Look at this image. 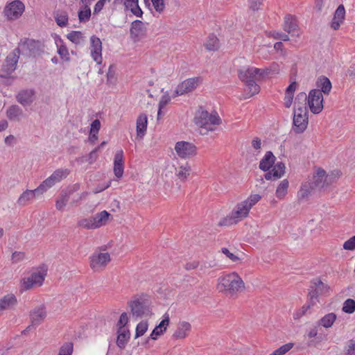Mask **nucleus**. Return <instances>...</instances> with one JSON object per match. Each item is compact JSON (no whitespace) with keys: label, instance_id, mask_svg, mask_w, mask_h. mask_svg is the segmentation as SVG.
Wrapping results in <instances>:
<instances>
[{"label":"nucleus","instance_id":"1","mask_svg":"<svg viewBox=\"0 0 355 355\" xmlns=\"http://www.w3.org/2000/svg\"><path fill=\"white\" fill-rule=\"evenodd\" d=\"M278 64L273 63L270 68L266 69H261L255 67H248L246 69H239L238 71V76L239 79L243 82L248 89V97H251L260 91V87L256 83L257 80V76H263L268 75L270 71L277 72Z\"/></svg>","mask_w":355,"mask_h":355},{"label":"nucleus","instance_id":"2","mask_svg":"<svg viewBox=\"0 0 355 355\" xmlns=\"http://www.w3.org/2000/svg\"><path fill=\"white\" fill-rule=\"evenodd\" d=\"M245 288L244 282L236 272L225 275L218 279V289L231 295L235 294Z\"/></svg>","mask_w":355,"mask_h":355},{"label":"nucleus","instance_id":"3","mask_svg":"<svg viewBox=\"0 0 355 355\" xmlns=\"http://www.w3.org/2000/svg\"><path fill=\"white\" fill-rule=\"evenodd\" d=\"M221 122V119L216 111L209 113L202 107H199L194 117V123L207 131H214V128L211 125H220Z\"/></svg>","mask_w":355,"mask_h":355},{"label":"nucleus","instance_id":"4","mask_svg":"<svg viewBox=\"0 0 355 355\" xmlns=\"http://www.w3.org/2000/svg\"><path fill=\"white\" fill-rule=\"evenodd\" d=\"M340 176V171H334L331 174H327L322 168H318L313 177V181L310 183L311 189H322L332 184Z\"/></svg>","mask_w":355,"mask_h":355},{"label":"nucleus","instance_id":"5","mask_svg":"<svg viewBox=\"0 0 355 355\" xmlns=\"http://www.w3.org/2000/svg\"><path fill=\"white\" fill-rule=\"evenodd\" d=\"M309 123L308 110L306 106L302 104V106L294 107L293 130L296 133H302L307 128Z\"/></svg>","mask_w":355,"mask_h":355},{"label":"nucleus","instance_id":"6","mask_svg":"<svg viewBox=\"0 0 355 355\" xmlns=\"http://www.w3.org/2000/svg\"><path fill=\"white\" fill-rule=\"evenodd\" d=\"M19 55L20 53L27 56H35L41 51V45L39 41L26 39L19 43L18 47L14 49Z\"/></svg>","mask_w":355,"mask_h":355},{"label":"nucleus","instance_id":"7","mask_svg":"<svg viewBox=\"0 0 355 355\" xmlns=\"http://www.w3.org/2000/svg\"><path fill=\"white\" fill-rule=\"evenodd\" d=\"M329 290V287L324 284L320 279H314L311 282V286L309 292V299L312 305L318 302V297L320 295L326 294Z\"/></svg>","mask_w":355,"mask_h":355},{"label":"nucleus","instance_id":"8","mask_svg":"<svg viewBox=\"0 0 355 355\" xmlns=\"http://www.w3.org/2000/svg\"><path fill=\"white\" fill-rule=\"evenodd\" d=\"M24 10V4L19 0H15L5 6L3 12L8 20L13 21L19 19Z\"/></svg>","mask_w":355,"mask_h":355},{"label":"nucleus","instance_id":"9","mask_svg":"<svg viewBox=\"0 0 355 355\" xmlns=\"http://www.w3.org/2000/svg\"><path fill=\"white\" fill-rule=\"evenodd\" d=\"M133 317L141 318L151 314L149 302L144 298H137L129 302Z\"/></svg>","mask_w":355,"mask_h":355},{"label":"nucleus","instance_id":"10","mask_svg":"<svg viewBox=\"0 0 355 355\" xmlns=\"http://www.w3.org/2000/svg\"><path fill=\"white\" fill-rule=\"evenodd\" d=\"M19 55L13 50L6 58L0 69V77H9L17 67Z\"/></svg>","mask_w":355,"mask_h":355},{"label":"nucleus","instance_id":"11","mask_svg":"<svg viewBox=\"0 0 355 355\" xmlns=\"http://www.w3.org/2000/svg\"><path fill=\"white\" fill-rule=\"evenodd\" d=\"M323 96L320 89H311L308 96V105L311 112L319 114L323 109Z\"/></svg>","mask_w":355,"mask_h":355},{"label":"nucleus","instance_id":"12","mask_svg":"<svg viewBox=\"0 0 355 355\" xmlns=\"http://www.w3.org/2000/svg\"><path fill=\"white\" fill-rule=\"evenodd\" d=\"M178 155L181 158H189L196 154V146L190 142L180 141L175 146Z\"/></svg>","mask_w":355,"mask_h":355},{"label":"nucleus","instance_id":"13","mask_svg":"<svg viewBox=\"0 0 355 355\" xmlns=\"http://www.w3.org/2000/svg\"><path fill=\"white\" fill-rule=\"evenodd\" d=\"M261 198V196L259 194L250 195L247 200L237 205L235 214L246 217L249 214L250 209L259 202Z\"/></svg>","mask_w":355,"mask_h":355},{"label":"nucleus","instance_id":"14","mask_svg":"<svg viewBox=\"0 0 355 355\" xmlns=\"http://www.w3.org/2000/svg\"><path fill=\"white\" fill-rule=\"evenodd\" d=\"M90 51L91 56L97 64H101L102 62V42L96 35L90 37Z\"/></svg>","mask_w":355,"mask_h":355},{"label":"nucleus","instance_id":"15","mask_svg":"<svg viewBox=\"0 0 355 355\" xmlns=\"http://www.w3.org/2000/svg\"><path fill=\"white\" fill-rule=\"evenodd\" d=\"M90 267L97 270L101 267H105L111 260L108 252L94 253L90 257Z\"/></svg>","mask_w":355,"mask_h":355},{"label":"nucleus","instance_id":"16","mask_svg":"<svg viewBox=\"0 0 355 355\" xmlns=\"http://www.w3.org/2000/svg\"><path fill=\"white\" fill-rule=\"evenodd\" d=\"M130 33L131 38L135 41H139L146 36V28L143 21L140 20H135L132 22Z\"/></svg>","mask_w":355,"mask_h":355},{"label":"nucleus","instance_id":"17","mask_svg":"<svg viewBox=\"0 0 355 355\" xmlns=\"http://www.w3.org/2000/svg\"><path fill=\"white\" fill-rule=\"evenodd\" d=\"M199 78H188L178 85L173 96H178L193 91L198 85Z\"/></svg>","mask_w":355,"mask_h":355},{"label":"nucleus","instance_id":"18","mask_svg":"<svg viewBox=\"0 0 355 355\" xmlns=\"http://www.w3.org/2000/svg\"><path fill=\"white\" fill-rule=\"evenodd\" d=\"M35 94V92L34 89H22L17 94L16 99L17 102L24 107L28 106L34 101Z\"/></svg>","mask_w":355,"mask_h":355},{"label":"nucleus","instance_id":"19","mask_svg":"<svg viewBox=\"0 0 355 355\" xmlns=\"http://www.w3.org/2000/svg\"><path fill=\"white\" fill-rule=\"evenodd\" d=\"M46 311L44 305L35 307L30 313L32 325H39L46 318Z\"/></svg>","mask_w":355,"mask_h":355},{"label":"nucleus","instance_id":"20","mask_svg":"<svg viewBox=\"0 0 355 355\" xmlns=\"http://www.w3.org/2000/svg\"><path fill=\"white\" fill-rule=\"evenodd\" d=\"M123 152L122 150H117L114 158V173L116 178H120L123 176Z\"/></svg>","mask_w":355,"mask_h":355},{"label":"nucleus","instance_id":"21","mask_svg":"<svg viewBox=\"0 0 355 355\" xmlns=\"http://www.w3.org/2000/svg\"><path fill=\"white\" fill-rule=\"evenodd\" d=\"M136 125L137 137L139 139H143L147 130V115L144 113L140 114L137 119Z\"/></svg>","mask_w":355,"mask_h":355},{"label":"nucleus","instance_id":"22","mask_svg":"<svg viewBox=\"0 0 355 355\" xmlns=\"http://www.w3.org/2000/svg\"><path fill=\"white\" fill-rule=\"evenodd\" d=\"M169 324V317L166 315L164 319L157 325L151 332L150 336L146 339V343H147L149 339L157 340V336L162 335L166 330V327Z\"/></svg>","mask_w":355,"mask_h":355},{"label":"nucleus","instance_id":"23","mask_svg":"<svg viewBox=\"0 0 355 355\" xmlns=\"http://www.w3.org/2000/svg\"><path fill=\"white\" fill-rule=\"evenodd\" d=\"M345 9L343 4L338 6L336 10L334 18L331 24V27L334 30H338L345 19Z\"/></svg>","mask_w":355,"mask_h":355},{"label":"nucleus","instance_id":"24","mask_svg":"<svg viewBox=\"0 0 355 355\" xmlns=\"http://www.w3.org/2000/svg\"><path fill=\"white\" fill-rule=\"evenodd\" d=\"M276 160L275 156L271 151H267L264 157L261 159L259 162V168L266 172L273 166Z\"/></svg>","mask_w":355,"mask_h":355},{"label":"nucleus","instance_id":"25","mask_svg":"<svg viewBox=\"0 0 355 355\" xmlns=\"http://www.w3.org/2000/svg\"><path fill=\"white\" fill-rule=\"evenodd\" d=\"M130 336V332L127 329L117 330L116 345L120 349H124Z\"/></svg>","mask_w":355,"mask_h":355},{"label":"nucleus","instance_id":"26","mask_svg":"<svg viewBox=\"0 0 355 355\" xmlns=\"http://www.w3.org/2000/svg\"><path fill=\"white\" fill-rule=\"evenodd\" d=\"M316 86L321 91V93L329 94L331 92L332 85L330 80L326 76H320L316 81Z\"/></svg>","mask_w":355,"mask_h":355},{"label":"nucleus","instance_id":"27","mask_svg":"<svg viewBox=\"0 0 355 355\" xmlns=\"http://www.w3.org/2000/svg\"><path fill=\"white\" fill-rule=\"evenodd\" d=\"M236 209L233 210L230 214L225 218H223L218 223L220 226H230L233 224H236L241 219L245 218L241 214H236Z\"/></svg>","mask_w":355,"mask_h":355},{"label":"nucleus","instance_id":"28","mask_svg":"<svg viewBox=\"0 0 355 355\" xmlns=\"http://www.w3.org/2000/svg\"><path fill=\"white\" fill-rule=\"evenodd\" d=\"M191 324L187 322H182L178 324L177 330L174 332L173 336L176 338H184L187 336V332L191 330Z\"/></svg>","mask_w":355,"mask_h":355},{"label":"nucleus","instance_id":"29","mask_svg":"<svg viewBox=\"0 0 355 355\" xmlns=\"http://www.w3.org/2000/svg\"><path fill=\"white\" fill-rule=\"evenodd\" d=\"M37 189L34 190H26L19 196L17 203L19 205H25L26 203L35 197L41 195L40 192H37Z\"/></svg>","mask_w":355,"mask_h":355},{"label":"nucleus","instance_id":"30","mask_svg":"<svg viewBox=\"0 0 355 355\" xmlns=\"http://www.w3.org/2000/svg\"><path fill=\"white\" fill-rule=\"evenodd\" d=\"M6 114L10 120L19 121L20 117L23 115V110L19 105H13L9 107Z\"/></svg>","mask_w":355,"mask_h":355},{"label":"nucleus","instance_id":"31","mask_svg":"<svg viewBox=\"0 0 355 355\" xmlns=\"http://www.w3.org/2000/svg\"><path fill=\"white\" fill-rule=\"evenodd\" d=\"M110 216L111 215L108 211L104 210L92 216L93 222L95 224L96 228H98L105 225Z\"/></svg>","mask_w":355,"mask_h":355},{"label":"nucleus","instance_id":"32","mask_svg":"<svg viewBox=\"0 0 355 355\" xmlns=\"http://www.w3.org/2000/svg\"><path fill=\"white\" fill-rule=\"evenodd\" d=\"M297 24L295 19L291 15H287L284 17V30L288 33H293L296 31Z\"/></svg>","mask_w":355,"mask_h":355},{"label":"nucleus","instance_id":"33","mask_svg":"<svg viewBox=\"0 0 355 355\" xmlns=\"http://www.w3.org/2000/svg\"><path fill=\"white\" fill-rule=\"evenodd\" d=\"M55 21L60 27H65L68 24L69 16L64 10H57L54 12Z\"/></svg>","mask_w":355,"mask_h":355},{"label":"nucleus","instance_id":"34","mask_svg":"<svg viewBox=\"0 0 355 355\" xmlns=\"http://www.w3.org/2000/svg\"><path fill=\"white\" fill-rule=\"evenodd\" d=\"M204 45L207 51H216L220 48L219 40L214 34H210Z\"/></svg>","mask_w":355,"mask_h":355},{"label":"nucleus","instance_id":"35","mask_svg":"<svg viewBox=\"0 0 355 355\" xmlns=\"http://www.w3.org/2000/svg\"><path fill=\"white\" fill-rule=\"evenodd\" d=\"M336 320V315L334 313H330L326 314L324 317L319 320L317 322V324L318 326H322L327 329L333 325Z\"/></svg>","mask_w":355,"mask_h":355},{"label":"nucleus","instance_id":"36","mask_svg":"<svg viewBox=\"0 0 355 355\" xmlns=\"http://www.w3.org/2000/svg\"><path fill=\"white\" fill-rule=\"evenodd\" d=\"M17 303V299L14 295H7L0 299V311L8 309Z\"/></svg>","mask_w":355,"mask_h":355},{"label":"nucleus","instance_id":"37","mask_svg":"<svg viewBox=\"0 0 355 355\" xmlns=\"http://www.w3.org/2000/svg\"><path fill=\"white\" fill-rule=\"evenodd\" d=\"M285 164L283 162H277L270 171L273 176V180L281 178L285 173Z\"/></svg>","mask_w":355,"mask_h":355},{"label":"nucleus","instance_id":"38","mask_svg":"<svg viewBox=\"0 0 355 355\" xmlns=\"http://www.w3.org/2000/svg\"><path fill=\"white\" fill-rule=\"evenodd\" d=\"M288 181L285 179L282 180L280 184L278 185L276 189V196L279 199L283 198L287 193L288 188Z\"/></svg>","mask_w":355,"mask_h":355},{"label":"nucleus","instance_id":"39","mask_svg":"<svg viewBox=\"0 0 355 355\" xmlns=\"http://www.w3.org/2000/svg\"><path fill=\"white\" fill-rule=\"evenodd\" d=\"M56 182L54 181L51 176H49L44 181H43L40 186L37 188V192H40V194H42L45 192L49 188H51L53 186Z\"/></svg>","mask_w":355,"mask_h":355},{"label":"nucleus","instance_id":"40","mask_svg":"<svg viewBox=\"0 0 355 355\" xmlns=\"http://www.w3.org/2000/svg\"><path fill=\"white\" fill-rule=\"evenodd\" d=\"M69 197V193H66L64 190H62L60 193V199L57 200L55 203L57 209L62 210L66 206Z\"/></svg>","mask_w":355,"mask_h":355},{"label":"nucleus","instance_id":"41","mask_svg":"<svg viewBox=\"0 0 355 355\" xmlns=\"http://www.w3.org/2000/svg\"><path fill=\"white\" fill-rule=\"evenodd\" d=\"M67 37L73 43L78 44L80 43L83 38V35L80 31H73L67 35Z\"/></svg>","mask_w":355,"mask_h":355},{"label":"nucleus","instance_id":"42","mask_svg":"<svg viewBox=\"0 0 355 355\" xmlns=\"http://www.w3.org/2000/svg\"><path fill=\"white\" fill-rule=\"evenodd\" d=\"M69 173L68 169H57L51 175L55 182H60L62 178H66Z\"/></svg>","mask_w":355,"mask_h":355},{"label":"nucleus","instance_id":"43","mask_svg":"<svg viewBox=\"0 0 355 355\" xmlns=\"http://www.w3.org/2000/svg\"><path fill=\"white\" fill-rule=\"evenodd\" d=\"M46 275V270H44L42 272L39 271V272H33L31 275V277L34 284H39L40 286L43 283Z\"/></svg>","mask_w":355,"mask_h":355},{"label":"nucleus","instance_id":"44","mask_svg":"<svg viewBox=\"0 0 355 355\" xmlns=\"http://www.w3.org/2000/svg\"><path fill=\"white\" fill-rule=\"evenodd\" d=\"M61 44L58 46V53L60 55V58L65 61H69L70 60L69 51L66 45L63 44L62 40L59 39Z\"/></svg>","mask_w":355,"mask_h":355},{"label":"nucleus","instance_id":"45","mask_svg":"<svg viewBox=\"0 0 355 355\" xmlns=\"http://www.w3.org/2000/svg\"><path fill=\"white\" fill-rule=\"evenodd\" d=\"M73 351V344L71 342L64 343L60 350L58 355H72Z\"/></svg>","mask_w":355,"mask_h":355},{"label":"nucleus","instance_id":"46","mask_svg":"<svg viewBox=\"0 0 355 355\" xmlns=\"http://www.w3.org/2000/svg\"><path fill=\"white\" fill-rule=\"evenodd\" d=\"M78 225L87 230L96 229L93 222L92 216L80 220L78 223Z\"/></svg>","mask_w":355,"mask_h":355},{"label":"nucleus","instance_id":"47","mask_svg":"<svg viewBox=\"0 0 355 355\" xmlns=\"http://www.w3.org/2000/svg\"><path fill=\"white\" fill-rule=\"evenodd\" d=\"M343 311L346 313H353L355 311V300L353 299L346 300L343 304Z\"/></svg>","mask_w":355,"mask_h":355},{"label":"nucleus","instance_id":"48","mask_svg":"<svg viewBox=\"0 0 355 355\" xmlns=\"http://www.w3.org/2000/svg\"><path fill=\"white\" fill-rule=\"evenodd\" d=\"M91 17V10L87 4H85V10H80L78 11V19L80 22H85L89 20Z\"/></svg>","mask_w":355,"mask_h":355},{"label":"nucleus","instance_id":"49","mask_svg":"<svg viewBox=\"0 0 355 355\" xmlns=\"http://www.w3.org/2000/svg\"><path fill=\"white\" fill-rule=\"evenodd\" d=\"M148 322L147 321H141L140 322L136 327L135 331V338H139L143 336L146 331L148 330Z\"/></svg>","mask_w":355,"mask_h":355},{"label":"nucleus","instance_id":"50","mask_svg":"<svg viewBox=\"0 0 355 355\" xmlns=\"http://www.w3.org/2000/svg\"><path fill=\"white\" fill-rule=\"evenodd\" d=\"M191 168L189 166H181L178 169H176V175L181 180H185L189 175Z\"/></svg>","mask_w":355,"mask_h":355},{"label":"nucleus","instance_id":"51","mask_svg":"<svg viewBox=\"0 0 355 355\" xmlns=\"http://www.w3.org/2000/svg\"><path fill=\"white\" fill-rule=\"evenodd\" d=\"M171 101V97L169 96L168 94L166 92L165 94H164L159 102V109L157 112V118L159 119V116L162 114V110Z\"/></svg>","mask_w":355,"mask_h":355},{"label":"nucleus","instance_id":"52","mask_svg":"<svg viewBox=\"0 0 355 355\" xmlns=\"http://www.w3.org/2000/svg\"><path fill=\"white\" fill-rule=\"evenodd\" d=\"M308 101V96L305 92L299 93L295 99V107H297L302 106V104L306 106V101Z\"/></svg>","mask_w":355,"mask_h":355},{"label":"nucleus","instance_id":"53","mask_svg":"<svg viewBox=\"0 0 355 355\" xmlns=\"http://www.w3.org/2000/svg\"><path fill=\"white\" fill-rule=\"evenodd\" d=\"M311 306L313 305L310 302L308 305L303 306L300 309H299L294 313V319L297 320L304 315L308 309H309Z\"/></svg>","mask_w":355,"mask_h":355},{"label":"nucleus","instance_id":"54","mask_svg":"<svg viewBox=\"0 0 355 355\" xmlns=\"http://www.w3.org/2000/svg\"><path fill=\"white\" fill-rule=\"evenodd\" d=\"M343 247L346 250H355V235L347 240Z\"/></svg>","mask_w":355,"mask_h":355},{"label":"nucleus","instance_id":"55","mask_svg":"<svg viewBox=\"0 0 355 355\" xmlns=\"http://www.w3.org/2000/svg\"><path fill=\"white\" fill-rule=\"evenodd\" d=\"M128 315L125 312H123L120 315L119 320L116 324L118 329H125L124 327L128 323Z\"/></svg>","mask_w":355,"mask_h":355},{"label":"nucleus","instance_id":"56","mask_svg":"<svg viewBox=\"0 0 355 355\" xmlns=\"http://www.w3.org/2000/svg\"><path fill=\"white\" fill-rule=\"evenodd\" d=\"M293 343H287L279 347L274 352L276 353L277 355H284V354L288 352L293 347Z\"/></svg>","mask_w":355,"mask_h":355},{"label":"nucleus","instance_id":"57","mask_svg":"<svg viewBox=\"0 0 355 355\" xmlns=\"http://www.w3.org/2000/svg\"><path fill=\"white\" fill-rule=\"evenodd\" d=\"M26 258V254L23 252L15 251L12 253L11 260L12 263H18Z\"/></svg>","mask_w":355,"mask_h":355},{"label":"nucleus","instance_id":"58","mask_svg":"<svg viewBox=\"0 0 355 355\" xmlns=\"http://www.w3.org/2000/svg\"><path fill=\"white\" fill-rule=\"evenodd\" d=\"M151 2L157 12H161L164 10L165 4L164 0H151Z\"/></svg>","mask_w":355,"mask_h":355},{"label":"nucleus","instance_id":"59","mask_svg":"<svg viewBox=\"0 0 355 355\" xmlns=\"http://www.w3.org/2000/svg\"><path fill=\"white\" fill-rule=\"evenodd\" d=\"M34 283L31 277L27 279H24L21 283L22 290H28L33 287Z\"/></svg>","mask_w":355,"mask_h":355},{"label":"nucleus","instance_id":"60","mask_svg":"<svg viewBox=\"0 0 355 355\" xmlns=\"http://www.w3.org/2000/svg\"><path fill=\"white\" fill-rule=\"evenodd\" d=\"M98 148H94L93 150H92L89 154L88 155V158L87 161L89 164H93L98 158Z\"/></svg>","mask_w":355,"mask_h":355},{"label":"nucleus","instance_id":"61","mask_svg":"<svg viewBox=\"0 0 355 355\" xmlns=\"http://www.w3.org/2000/svg\"><path fill=\"white\" fill-rule=\"evenodd\" d=\"M100 128V121L98 119H95L91 123L90 132L98 133Z\"/></svg>","mask_w":355,"mask_h":355},{"label":"nucleus","instance_id":"62","mask_svg":"<svg viewBox=\"0 0 355 355\" xmlns=\"http://www.w3.org/2000/svg\"><path fill=\"white\" fill-rule=\"evenodd\" d=\"M250 8L252 10H258L259 6L262 4L263 0H248Z\"/></svg>","mask_w":355,"mask_h":355},{"label":"nucleus","instance_id":"63","mask_svg":"<svg viewBox=\"0 0 355 355\" xmlns=\"http://www.w3.org/2000/svg\"><path fill=\"white\" fill-rule=\"evenodd\" d=\"M221 251L224 254L226 255L227 257H228L232 261L236 262L239 260V258L237 256L234 255L233 253L230 252L227 248H222Z\"/></svg>","mask_w":355,"mask_h":355},{"label":"nucleus","instance_id":"64","mask_svg":"<svg viewBox=\"0 0 355 355\" xmlns=\"http://www.w3.org/2000/svg\"><path fill=\"white\" fill-rule=\"evenodd\" d=\"M347 355H355V340H351L347 350Z\"/></svg>","mask_w":355,"mask_h":355}]
</instances>
